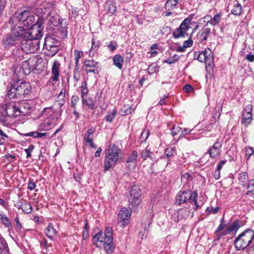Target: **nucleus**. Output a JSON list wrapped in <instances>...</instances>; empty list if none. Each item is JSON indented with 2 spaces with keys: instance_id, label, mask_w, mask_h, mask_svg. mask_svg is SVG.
Listing matches in <instances>:
<instances>
[{
  "instance_id": "1",
  "label": "nucleus",
  "mask_w": 254,
  "mask_h": 254,
  "mask_svg": "<svg viewBox=\"0 0 254 254\" xmlns=\"http://www.w3.org/2000/svg\"><path fill=\"white\" fill-rule=\"evenodd\" d=\"M105 157L103 164V171L113 170L115 166L123 160V151L115 144H110L105 151Z\"/></svg>"
},
{
  "instance_id": "2",
  "label": "nucleus",
  "mask_w": 254,
  "mask_h": 254,
  "mask_svg": "<svg viewBox=\"0 0 254 254\" xmlns=\"http://www.w3.org/2000/svg\"><path fill=\"white\" fill-rule=\"evenodd\" d=\"M31 90L29 82H22L19 85L11 84L7 90V96L10 99L21 98L28 95Z\"/></svg>"
},
{
  "instance_id": "3",
  "label": "nucleus",
  "mask_w": 254,
  "mask_h": 254,
  "mask_svg": "<svg viewBox=\"0 0 254 254\" xmlns=\"http://www.w3.org/2000/svg\"><path fill=\"white\" fill-rule=\"evenodd\" d=\"M35 21V17L31 14L30 11L24 10L20 12L15 13L10 18L9 22L14 24L15 22H18L24 26L29 27L34 23Z\"/></svg>"
},
{
  "instance_id": "4",
  "label": "nucleus",
  "mask_w": 254,
  "mask_h": 254,
  "mask_svg": "<svg viewBox=\"0 0 254 254\" xmlns=\"http://www.w3.org/2000/svg\"><path fill=\"white\" fill-rule=\"evenodd\" d=\"M254 236V232L250 229L243 231L239 235V251L243 250L239 254L248 252L250 244Z\"/></svg>"
},
{
  "instance_id": "5",
  "label": "nucleus",
  "mask_w": 254,
  "mask_h": 254,
  "mask_svg": "<svg viewBox=\"0 0 254 254\" xmlns=\"http://www.w3.org/2000/svg\"><path fill=\"white\" fill-rule=\"evenodd\" d=\"M40 43V41L38 39L26 38L22 39L20 47L24 52L27 54L32 53L39 49Z\"/></svg>"
},
{
  "instance_id": "6",
  "label": "nucleus",
  "mask_w": 254,
  "mask_h": 254,
  "mask_svg": "<svg viewBox=\"0 0 254 254\" xmlns=\"http://www.w3.org/2000/svg\"><path fill=\"white\" fill-rule=\"evenodd\" d=\"M44 23L41 18L38 19L36 23L31 25L32 27L30 28H27V38H30L33 39L39 40L43 36L42 24Z\"/></svg>"
},
{
  "instance_id": "7",
  "label": "nucleus",
  "mask_w": 254,
  "mask_h": 254,
  "mask_svg": "<svg viewBox=\"0 0 254 254\" xmlns=\"http://www.w3.org/2000/svg\"><path fill=\"white\" fill-rule=\"evenodd\" d=\"M191 19L188 18L185 19L179 27L175 29L173 32V35L175 38L189 37L188 31L190 28Z\"/></svg>"
},
{
  "instance_id": "8",
  "label": "nucleus",
  "mask_w": 254,
  "mask_h": 254,
  "mask_svg": "<svg viewBox=\"0 0 254 254\" xmlns=\"http://www.w3.org/2000/svg\"><path fill=\"white\" fill-rule=\"evenodd\" d=\"M59 42L55 40L52 37H46L43 45V49H46L48 51L47 54L52 56L55 55L58 51V46Z\"/></svg>"
},
{
  "instance_id": "9",
  "label": "nucleus",
  "mask_w": 254,
  "mask_h": 254,
  "mask_svg": "<svg viewBox=\"0 0 254 254\" xmlns=\"http://www.w3.org/2000/svg\"><path fill=\"white\" fill-rule=\"evenodd\" d=\"M53 4L50 2H44L40 4L37 7L33 8V12L37 15L39 17L38 19L41 18L43 20V17L45 15H48L49 12H51L53 9Z\"/></svg>"
},
{
  "instance_id": "10",
  "label": "nucleus",
  "mask_w": 254,
  "mask_h": 254,
  "mask_svg": "<svg viewBox=\"0 0 254 254\" xmlns=\"http://www.w3.org/2000/svg\"><path fill=\"white\" fill-rule=\"evenodd\" d=\"M142 191L138 186H133L130 190L129 204L132 206L138 205L141 202Z\"/></svg>"
},
{
  "instance_id": "11",
  "label": "nucleus",
  "mask_w": 254,
  "mask_h": 254,
  "mask_svg": "<svg viewBox=\"0 0 254 254\" xmlns=\"http://www.w3.org/2000/svg\"><path fill=\"white\" fill-rule=\"evenodd\" d=\"M222 143L223 140L218 138L212 146L208 149L205 154H208L211 159L219 158L221 153Z\"/></svg>"
},
{
  "instance_id": "12",
  "label": "nucleus",
  "mask_w": 254,
  "mask_h": 254,
  "mask_svg": "<svg viewBox=\"0 0 254 254\" xmlns=\"http://www.w3.org/2000/svg\"><path fill=\"white\" fill-rule=\"evenodd\" d=\"M194 191L188 189L186 190H180L178 192L176 197V204L181 205L183 203L190 202Z\"/></svg>"
},
{
  "instance_id": "13",
  "label": "nucleus",
  "mask_w": 254,
  "mask_h": 254,
  "mask_svg": "<svg viewBox=\"0 0 254 254\" xmlns=\"http://www.w3.org/2000/svg\"><path fill=\"white\" fill-rule=\"evenodd\" d=\"M131 213V210L129 208H123L119 211L118 220L123 227L128 223Z\"/></svg>"
},
{
  "instance_id": "14",
  "label": "nucleus",
  "mask_w": 254,
  "mask_h": 254,
  "mask_svg": "<svg viewBox=\"0 0 254 254\" xmlns=\"http://www.w3.org/2000/svg\"><path fill=\"white\" fill-rule=\"evenodd\" d=\"M4 112L9 118L20 116V112L18 110L17 104L8 103L5 104Z\"/></svg>"
},
{
  "instance_id": "15",
  "label": "nucleus",
  "mask_w": 254,
  "mask_h": 254,
  "mask_svg": "<svg viewBox=\"0 0 254 254\" xmlns=\"http://www.w3.org/2000/svg\"><path fill=\"white\" fill-rule=\"evenodd\" d=\"M20 25L19 23L18 25H11V27L12 34L21 41L22 39L27 38V28H24Z\"/></svg>"
},
{
  "instance_id": "16",
  "label": "nucleus",
  "mask_w": 254,
  "mask_h": 254,
  "mask_svg": "<svg viewBox=\"0 0 254 254\" xmlns=\"http://www.w3.org/2000/svg\"><path fill=\"white\" fill-rule=\"evenodd\" d=\"M198 61L205 64H211L213 60V55L209 49L199 53L197 56Z\"/></svg>"
},
{
  "instance_id": "17",
  "label": "nucleus",
  "mask_w": 254,
  "mask_h": 254,
  "mask_svg": "<svg viewBox=\"0 0 254 254\" xmlns=\"http://www.w3.org/2000/svg\"><path fill=\"white\" fill-rule=\"evenodd\" d=\"M57 124V118H55V117L47 118L39 125V128L41 130H47L53 127Z\"/></svg>"
},
{
  "instance_id": "18",
  "label": "nucleus",
  "mask_w": 254,
  "mask_h": 254,
  "mask_svg": "<svg viewBox=\"0 0 254 254\" xmlns=\"http://www.w3.org/2000/svg\"><path fill=\"white\" fill-rule=\"evenodd\" d=\"M46 18L47 19L48 25L50 26L52 25L57 26L62 23L60 16L52 10H51V12H49L48 15H46Z\"/></svg>"
},
{
  "instance_id": "19",
  "label": "nucleus",
  "mask_w": 254,
  "mask_h": 254,
  "mask_svg": "<svg viewBox=\"0 0 254 254\" xmlns=\"http://www.w3.org/2000/svg\"><path fill=\"white\" fill-rule=\"evenodd\" d=\"M13 78L14 83H17L23 77V71L22 70V64H14L12 68Z\"/></svg>"
},
{
  "instance_id": "20",
  "label": "nucleus",
  "mask_w": 254,
  "mask_h": 254,
  "mask_svg": "<svg viewBox=\"0 0 254 254\" xmlns=\"http://www.w3.org/2000/svg\"><path fill=\"white\" fill-rule=\"evenodd\" d=\"M95 131L94 127H91L87 130L84 135V141L89 144V146L92 148H96L97 146L94 143L93 139V134Z\"/></svg>"
},
{
  "instance_id": "21",
  "label": "nucleus",
  "mask_w": 254,
  "mask_h": 254,
  "mask_svg": "<svg viewBox=\"0 0 254 254\" xmlns=\"http://www.w3.org/2000/svg\"><path fill=\"white\" fill-rule=\"evenodd\" d=\"M215 64H205L206 74L205 76L206 83L208 85H210L212 80L214 79V68Z\"/></svg>"
},
{
  "instance_id": "22",
  "label": "nucleus",
  "mask_w": 254,
  "mask_h": 254,
  "mask_svg": "<svg viewBox=\"0 0 254 254\" xmlns=\"http://www.w3.org/2000/svg\"><path fill=\"white\" fill-rule=\"evenodd\" d=\"M178 7V4L173 0H167L165 4V8L167 11L165 12V16H169L172 14L171 11Z\"/></svg>"
},
{
  "instance_id": "23",
  "label": "nucleus",
  "mask_w": 254,
  "mask_h": 254,
  "mask_svg": "<svg viewBox=\"0 0 254 254\" xmlns=\"http://www.w3.org/2000/svg\"><path fill=\"white\" fill-rule=\"evenodd\" d=\"M239 190L246 195H249L254 191V180H250L247 184H242V188H239Z\"/></svg>"
},
{
  "instance_id": "24",
  "label": "nucleus",
  "mask_w": 254,
  "mask_h": 254,
  "mask_svg": "<svg viewBox=\"0 0 254 254\" xmlns=\"http://www.w3.org/2000/svg\"><path fill=\"white\" fill-rule=\"evenodd\" d=\"M18 110L20 112V116H25L31 110V107L30 105L27 103L25 101H23L20 104H17Z\"/></svg>"
},
{
  "instance_id": "25",
  "label": "nucleus",
  "mask_w": 254,
  "mask_h": 254,
  "mask_svg": "<svg viewBox=\"0 0 254 254\" xmlns=\"http://www.w3.org/2000/svg\"><path fill=\"white\" fill-rule=\"evenodd\" d=\"M104 248L108 254H112L115 250V245L113 242V240L104 239Z\"/></svg>"
},
{
  "instance_id": "26",
  "label": "nucleus",
  "mask_w": 254,
  "mask_h": 254,
  "mask_svg": "<svg viewBox=\"0 0 254 254\" xmlns=\"http://www.w3.org/2000/svg\"><path fill=\"white\" fill-rule=\"evenodd\" d=\"M45 234L50 239L53 240L57 234V232L56 229L54 228L53 225L49 223L48 226L45 229Z\"/></svg>"
},
{
  "instance_id": "27",
  "label": "nucleus",
  "mask_w": 254,
  "mask_h": 254,
  "mask_svg": "<svg viewBox=\"0 0 254 254\" xmlns=\"http://www.w3.org/2000/svg\"><path fill=\"white\" fill-rule=\"evenodd\" d=\"M190 211L186 208L179 209L177 212L176 218L174 217V221L178 222L180 219H186L190 214Z\"/></svg>"
},
{
  "instance_id": "28",
  "label": "nucleus",
  "mask_w": 254,
  "mask_h": 254,
  "mask_svg": "<svg viewBox=\"0 0 254 254\" xmlns=\"http://www.w3.org/2000/svg\"><path fill=\"white\" fill-rule=\"evenodd\" d=\"M238 230V221H234L231 224L229 225L227 229L222 232L221 236L227 235L228 234L234 232L236 233Z\"/></svg>"
},
{
  "instance_id": "29",
  "label": "nucleus",
  "mask_w": 254,
  "mask_h": 254,
  "mask_svg": "<svg viewBox=\"0 0 254 254\" xmlns=\"http://www.w3.org/2000/svg\"><path fill=\"white\" fill-rule=\"evenodd\" d=\"M18 41H19L18 39L13 36L11 33L5 37L3 39V43L5 46L7 47L14 45Z\"/></svg>"
},
{
  "instance_id": "30",
  "label": "nucleus",
  "mask_w": 254,
  "mask_h": 254,
  "mask_svg": "<svg viewBox=\"0 0 254 254\" xmlns=\"http://www.w3.org/2000/svg\"><path fill=\"white\" fill-rule=\"evenodd\" d=\"M59 65L60 64H53L52 68V76L50 77L49 82L57 81L59 77Z\"/></svg>"
},
{
  "instance_id": "31",
  "label": "nucleus",
  "mask_w": 254,
  "mask_h": 254,
  "mask_svg": "<svg viewBox=\"0 0 254 254\" xmlns=\"http://www.w3.org/2000/svg\"><path fill=\"white\" fill-rule=\"evenodd\" d=\"M192 177L189 173H186L181 175V181L187 188H190V183L192 181Z\"/></svg>"
},
{
  "instance_id": "32",
  "label": "nucleus",
  "mask_w": 254,
  "mask_h": 254,
  "mask_svg": "<svg viewBox=\"0 0 254 254\" xmlns=\"http://www.w3.org/2000/svg\"><path fill=\"white\" fill-rule=\"evenodd\" d=\"M135 107L128 105H124L119 111L121 116H126L132 113L135 110Z\"/></svg>"
},
{
  "instance_id": "33",
  "label": "nucleus",
  "mask_w": 254,
  "mask_h": 254,
  "mask_svg": "<svg viewBox=\"0 0 254 254\" xmlns=\"http://www.w3.org/2000/svg\"><path fill=\"white\" fill-rule=\"evenodd\" d=\"M82 104L83 105H86L88 108L94 110L95 109V102L91 98H86V96L82 97Z\"/></svg>"
},
{
  "instance_id": "34",
  "label": "nucleus",
  "mask_w": 254,
  "mask_h": 254,
  "mask_svg": "<svg viewBox=\"0 0 254 254\" xmlns=\"http://www.w3.org/2000/svg\"><path fill=\"white\" fill-rule=\"evenodd\" d=\"M105 9L110 14H114L116 11V3L113 0H109L105 5Z\"/></svg>"
},
{
  "instance_id": "35",
  "label": "nucleus",
  "mask_w": 254,
  "mask_h": 254,
  "mask_svg": "<svg viewBox=\"0 0 254 254\" xmlns=\"http://www.w3.org/2000/svg\"><path fill=\"white\" fill-rule=\"evenodd\" d=\"M92 242L93 244L96 247H98L97 242L104 243V236H103V233L101 230H99V232L93 236Z\"/></svg>"
},
{
  "instance_id": "36",
  "label": "nucleus",
  "mask_w": 254,
  "mask_h": 254,
  "mask_svg": "<svg viewBox=\"0 0 254 254\" xmlns=\"http://www.w3.org/2000/svg\"><path fill=\"white\" fill-rule=\"evenodd\" d=\"M117 113V110L114 108L112 111H108L107 114L104 117V119L106 122L111 123L115 119Z\"/></svg>"
},
{
  "instance_id": "37",
  "label": "nucleus",
  "mask_w": 254,
  "mask_h": 254,
  "mask_svg": "<svg viewBox=\"0 0 254 254\" xmlns=\"http://www.w3.org/2000/svg\"><path fill=\"white\" fill-rule=\"evenodd\" d=\"M138 155V152L136 151H132L127 160V163H132L134 165L136 164Z\"/></svg>"
},
{
  "instance_id": "38",
  "label": "nucleus",
  "mask_w": 254,
  "mask_h": 254,
  "mask_svg": "<svg viewBox=\"0 0 254 254\" xmlns=\"http://www.w3.org/2000/svg\"><path fill=\"white\" fill-rule=\"evenodd\" d=\"M252 119V114L243 113L242 124L247 127L251 123Z\"/></svg>"
},
{
  "instance_id": "39",
  "label": "nucleus",
  "mask_w": 254,
  "mask_h": 254,
  "mask_svg": "<svg viewBox=\"0 0 254 254\" xmlns=\"http://www.w3.org/2000/svg\"><path fill=\"white\" fill-rule=\"evenodd\" d=\"M42 115L47 118L55 117L54 111L51 107L45 108L42 111Z\"/></svg>"
},
{
  "instance_id": "40",
  "label": "nucleus",
  "mask_w": 254,
  "mask_h": 254,
  "mask_svg": "<svg viewBox=\"0 0 254 254\" xmlns=\"http://www.w3.org/2000/svg\"><path fill=\"white\" fill-rule=\"evenodd\" d=\"M36 64H32L31 66L29 67L30 64H22V70L23 71V76L25 75H28L30 73L31 70L36 69Z\"/></svg>"
},
{
  "instance_id": "41",
  "label": "nucleus",
  "mask_w": 254,
  "mask_h": 254,
  "mask_svg": "<svg viewBox=\"0 0 254 254\" xmlns=\"http://www.w3.org/2000/svg\"><path fill=\"white\" fill-rule=\"evenodd\" d=\"M222 14L221 12H219L216 14L213 17H211V21H210V25L212 26H215L217 24H219L221 19Z\"/></svg>"
},
{
  "instance_id": "42",
  "label": "nucleus",
  "mask_w": 254,
  "mask_h": 254,
  "mask_svg": "<svg viewBox=\"0 0 254 254\" xmlns=\"http://www.w3.org/2000/svg\"><path fill=\"white\" fill-rule=\"evenodd\" d=\"M0 219H1L2 223L6 227L11 226V224L10 222L9 218L3 213H0Z\"/></svg>"
},
{
  "instance_id": "43",
  "label": "nucleus",
  "mask_w": 254,
  "mask_h": 254,
  "mask_svg": "<svg viewBox=\"0 0 254 254\" xmlns=\"http://www.w3.org/2000/svg\"><path fill=\"white\" fill-rule=\"evenodd\" d=\"M158 50H159L158 44H154L150 47L148 54H150V57H155L158 54Z\"/></svg>"
},
{
  "instance_id": "44",
  "label": "nucleus",
  "mask_w": 254,
  "mask_h": 254,
  "mask_svg": "<svg viewBox=\"0 0 254 254\" xmlns=\"http://www.w3.org/2000/svg\"><path fill=\"white\" fill-rule=\"evenodd\" d=\"M249 178L247 172H243L239 174V184L242 186L243 184H247L248 182Z\"/></svg>"
},
{
  "instance_id": "45",
  "label": "nucleus",
  "mask_w": 254,
  "mask_h": 254,
  "mask_svg": "<svg viewBox=\"0 0 254 254\" xmlns=\"http://www.w3.org/2000/svg\"><path fill=\"white\" fill-rule=\"evenodd\" d=\"M176 154V150L175 147L171 146L168 147L165 150L164 155L168 158L173 156Z\"/></svg>"
},
{
  "instance_id": "46",
  "label": "nucleus",
  "mask_w": 254,
  "mask_h": 254,
  "mask_svg": "<svg viewBox=\"0 0 254 254\" xmlns=\"http://www.w3.org/2000/svg\"><path fill=\"white\" fill-rule=\"evenodd\" d=\"M85 70L87 73L90 72L98 73L99 72V70L96 67L95 64H85Z\"/></svg>"
},
{
  "instance_id": "47",
  "label": "nucleus",
  "mask_w": 254,
  "mask_h": 254,
  "mask_svg": "<svg viewBox=\"0 0 254 254\" xmlns=\"http://www.w3.org/2000/svg\"><path fill=\"white\" fill-rule=\"evenodd\" d=\"M99 47V42L97 44L95 43V39L94 37H92V46L89 52V55H94L98 50Z\"/></svg>"
},
{
  "instance_id": "48",
  "label": "nucleus",
  "mask_w": 254,
  "mask_h": 254,
  "mask_svg": "<svg viewBox=\"0 0 254 254\" xmlns=\"http://www.w3.org/2000/svg\"><path fill=\"white\" fill-rule=\"evenodd\" d=\"M9 117L4 112H0V123L5 126H7L8 123Z\"/></svg>"
},
{
  "instance_id": "49",
  "label": "nucleus",
  "mask_w": 254,
  "mask_h": 254,
  "mask_svg": "<svg viewBox=\"0 0 254 254\" xmlns=\"http://www.w3.org/2000/svg\"><path fill=\"white\" fill-rule=\"evenodd\" d=\"M112 233L113 229L111 227L106 228L104 233V239L113 240Z\"/></svg>"
},
{
  "instance_id": "50",
  "label": "nucleus",
  "mask_w": 254,
  "mask_h": 254,
  "mask_svg": "<svg viewBox=\"0 0 254 254\" xmlns=\"http://www.w3.org/2000/svg\"><path fill=\"white\" fill-rule=\"evenodd\" d=\"M89 226L87 223V221L86 220V222L84 224V227L83 228V231L82 233V238L83 240H86L89 238Z\"/></svg>"
},
{
  "instance_id": "51",
  "label": "nucleus",
  "mask_w": 254,
  "mask_h": 254,
  "mask_svg": "<svg viewBox=\"0 0 254 254\" xmlns=\"http://www.w3.org/2000/svg\"><path fill=\"white\" fill-rule=\"evenodd\" d=\"M193 44L192 40L190 38L188 40L184 42L183 46L180 47V51L181 52L184 51L186 48L190 47Z\"/></svg>"
},
{
  "instance_id": "52",
  "label": "nucleus",
  "mask_w": 254,
  "mask_h": 254,
  "mask_svg": "<svg viewBox=\"0 0 254 254\" xmlns=\"http://www.w3.org/2000/svg\"><path fill=\"white\" fill-rule=\"evenodd\" d=\"M81 92V98L82 97L86 96L88 90L87 87V82L86 81H83L81 83L80 86Z\"/></svg>"
},
{
  "instance_id": "53",
  "label": "nucleus",
  "mask_w": 254,
  "mask_h": 254,
  "mask_svg": "<svg viewBox=\"0 0 254 254\" xmlns=\"http://www.w3.org/2000/svg\"><path fill=\"white\" fill-rule=\"evenodd\" d=\"M197 193L196 191H194V193L193 194V196L191 198V201L190 202L193 203V205L194 206V210H196L198 208H200V206L199 205H198L197 202Z\"/></svg>"
},
{
  "instance_id": "54",
  "label": "nucleus",
  "mask_w": 254,
  "mask_h": 254,
  "mask_svg": "<svg viewBox=\"0 0 254 254\" xmlns=\"http://www.w3.org/2000/svg\"><path fill=\"white\" fill-rule=\"evenodd\" d=\"M22 210L25 213L29 214L32 210V207L29 203H24L22 205Z\"/></svg>"
},
{
  "instance_id": "55",
  "label": "nucleus",
  "mask_w": 254,
  "mask_h": 254,
  "mask_svg": "<svg viewBox=\"0 0 254 254\" xmlns=\"http://www.w3.org/2000/svg\"><path fill=\"white\" fill-rule=\"evenodd\" d=\"M0 250L7 251L8 250L7 244L3 238L0 234Z\"/></svg>"
},
{
  "instance_id": "56",
  "label": "nucleus",
  "mask_w": 254,
  "mask_h": 254,
  "mask_svg": "<svg viewBox=\"0 0 254 254\" xmlns=\"http://www.w3.org/2000/svg\"><path fill=\"white\" fill-rule=\"evenodd\" d=\"M159 67L157 66V64H149L147 71L149 74H152L153 73L158 70Z\"/></svg>"
},
{
  "instance_id": "57",
  "label": "nucleus",
  "mask_w": 254,
  "mask_h": 254,
  "mask_svg": "<svg viewBox=\"0 0 254 254\" xmlns=\"http://www.w3.org/2000/svg\"><path fill=\"white\" fill-rule=\"evenodd\" d=\"M133 54L131 52H126L124 54L123 58L125 63H129L133 57Z\"/></svg>"
},
{
  "instance_id": "58",
  "label": "nucleus",
  "mask_w": 254,
  "mask_h": 254,
  "mask_svg": "<svg viewBox=\"0 0 254 254\" xmlns=\"http://www.w3.org/2000/svg\"><path fill=\"white\" fill-rule=\"evenodd\" d=\"M150 149L148 148V147H146L144 149H143L140 152V154L141 157L144 160H146L148 156Z\"/></svg>"
},
{
  "instance_id": "59",
  "label": "nucleus",
  "mask_w": 254,
  "mask_h": 254,
  "mask_svg": "<svg viewBox=\"0 0 254 254\" xmlns=\"http://www.w3.org/2000/svg\"><path fill=\"white\" fill-rule=\"evenodd\" d=\"M118 44L115 41H112L110 44L107 46L108 49L111 51H114L117 48Z\"/></svg>"
},
{
  "instance_id": "60",
  "label": "nucleus",
  "mask_w": 254,
  "mask_h": 254,
  "mask_svg": "<svg viewBox=\"0 0 254 254\" xmlns=\"http://www.w3.org/2000/svg\"><path fill=\"white\" fill-rule=\"evenodd\" d=\"M75 64H78L79 59L83 56V53L81 51H74Z\"/></svg>"
},
{
  "instance_id": "61",
  "label": "nucleus",
  "mask_w": 254,
  "mask_h": 254,
  "mask_svg": "<svg viewBox=\"0 0 254 254\" xmlns=\"http://www.w3.org/2000/svg\"><path fill=\"white\" fill-rule=\"evenodd\" d=\"M7 138V135L0 129V145L3 144Z\"/></svg>"
},
{
  "instance_id": "62",
  "label": "nucleus",
  "mask_w": 254,
  "mask_h": 254,
  "mask_svg": "<svg viewBox=\"0 0 254 254\" xmlns=\"http://www.w3.org/2000/svg\"><path fill=\"white\" fill-rule=\"evenodd\" d=\"M198 40V42H200L202 44H205V41L207 39V36L203 35L201 33L199 32V33L197 35Z\"/></svg>"
},
{
  "instance_id": "63",
  "label": "nucleus",
  "mask_w": 254,
  "mask_h": 254,
  "mask_svg": "<svg viewBox=\"0 0 254 254\" xmlns=\"http://www.w3.org/2000/svg\"><path fill=\"white\" fill-rule=\"evenodd\" d=\"M79 98L77 95H73L71 99V107L75 109V106L78 102Z\"/></svg>"
},
{
  "instance_id": "64",
  "label": "nucleus",
  "mask_w": 254,
  "mask_h": 254,
  "mask_svg": "<svg viewBox=\"0 0 254 254\" xmlns=\"http://www.w3.org/2000/svg\"><path fill=\"white\" fill-rule=\"evenodd\" d=\"M113 60L114 64H121V63L124 62L123 57L120 55H115Z\"/></svg>"
}]
</instances>
